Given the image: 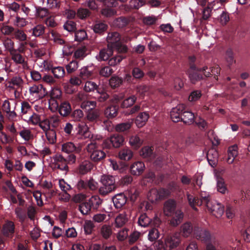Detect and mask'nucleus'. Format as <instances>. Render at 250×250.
<instances>
[{
  "mask_svg": "<svg viewBox=\"0 0 250 250\" xmlns=\"http://www.w3.org/2000/svg\"><path fill=\"white\" fill-rule=\"evenodd\" d=\"M207 158L209 164L212 167H214L218 161V153L217 151L213 148L210 149L207 153Z\"/></svg>",
  "mask_w": 250,
  "mask_h": 250,
  "instance_id": "obj_19",
  "label": "nucleus"
},
{
  "mask_svg": "<svg viewBox=\"0 0 250 250\" xmlns=\"http://www.w3.org/2000/svg\"><path fill=\"white\" fill-rule=\"evenodd\" d=\"M126 197L123 193L116 195L113 198V202L116 208H120L126 203Z\"/></svg>",
  "mask_w": 250,
  "mask_h": 250,
  "instance_id": "obj_20",
  "label": "nucleus"
},
{
  "mask_svg": "<svg viewBox=\"0 0 250 250\" xmlns=\"http://www.w3.org/2000/svg\"><path fill=\"white\" fill-rule=\"evenodd\" d=\"M151 220L146 214L140 215L138 219V223L142 227H146L151 224Z\"/></svg>",
  "mask_w": 250,
  "mask_h": 250,
  "instance_id": "obj_45",
  "label": "nucleus"
},
{
  "mask_svg": "<svg viewBox=\"0 0 250 250\" xmlns=\"http://www.w3.org/2000/svg\"><path fill=\"white\" fill-rule=\"evenodd\" d=\"M24 120L27 121L29 124H32L34 125H39L41 120L40 115L36 113L32 114L29 116L28 119H24Z\"/></svg>",
  "mask_w": 250,
  "mask_h": 250,
  "instance_id": "obj_57",
  "label": "nucleus"
},
{
  "mask_svg": "<svg viewBox=\"0 0 250 250\" xmlns=\"http://www.w3.org/2000/svg\"><path fill=\"white\" fill-rule=\"evenodd\" d=\"M49 38L50 40L53 41L57 44L62 45L64 43V41L62 38V36L54 30L50 31Z\"/></svg>",
  "mask_w": 250,
  "mask_h": 250,
  "instance_id": "obj_35",
  "label": "nucleus"
},
{
  "mask_svg": "<svg viewBox=\"0 0 250 250\" xmlns=\"http://www.w3.org/2000/svg\"><path fill=\"white\" fill-rule=\"evenodd\" d=\"M132 123L130 122L119 124L116 126L115 129L118 132H124L129 129Z\"/></svg>",
  "mask_w": 250,
  "mask_h": 250,
  "instance_id": "obj_60",
  "label": "nucleus"
},
{
  "mask_svg": "<svg viewBox=\"0 0 250 250\" xmlns=\"http://www.w3.org/2000/svg\"><path fill=\"white\" fill-rule=\"evenodd\" d=\"M16 103L14 101L11 102L8 100H5L2 104V110L6 113L10 112L11 110H14L16 107Z\"/></svg>",
  "mask_w": 250,
  "mask_h": 250,
  "instance_id": "obj_44",
  "label": "nucleus"
},
{
  "mask_svg": "<svg viewBox=\"0 0 250 250\" xmlns=\"http://www.w3.org/2000/svg\"><path fill=\"white\" fill-rule=\"evenodd\" d=\"M113 49L108 47L101 50L98 55L96 56L99 61H106L113 54Z\"/></svg>",
  "mask_w": 250,
  "mask_h": 250,
  "instance_id": "obj_23",
  "label": "nucleus"
},
{
  "mask_svg": "<svg viewBox=\"0 0 250 250\" xmlns=\"http://www.w3.org/2000/svg\"><path fill=\"white\" fill-rule=\"evenodd\" d=\"M206 206L208 210L217 218L221 217L224 213V207L215 200H211Z\"/></svg>",
  "mask_w": 250,
  "mask_h": 250,
  "instance_id": "obj_9",
  "label": "nucleus"
},
{
  "mask_svg": "<svg viewBox=\"0 0 250 250\" xmlns=\"http://www.w3.org/2000/svg\"><path fill=\"white\" fill-rule=\"evenodd\" d=\"M49 13L48 10L45 8L38 7L36 8V16L38 18L43 19L48 17Z\"/></svg>",
  "mask_w": 250,
  "mask_h": 250,
  "instance_id": "obj_49",
  "label": "nucleus"
},
{
  "mask_svg": "<svg viewBox=\"0 0 250 250\" xmlns=\"http://www.w3.org/2000/svg\"><path fill=\"white\" fill-rule=\"evenodd\" d=\"M145 4V1L143 0H130L128 5H125L126 10L132 9H138Z\"/></svg>",
  "mask_w": 250,
  "mask_h": 250,
  "instance_id": "obj_37",
  "label": "nucleus"
},
{
  "mask_svg": "<svg viewBox=\"0 0 250 250\" xmlns=\"http://www.w3.org/2000/svg\"><path fill=\"white\" fill-rule=\"evenodd\" d=\"M3 45L5 50L9 52V54L16 50L14 42L9 38H7L3 40Z\"/></svg>",
  "mask_w": 250,
  "mask_h": 250,
  "instance_id": "obj_42",
  "label": "nucleus"
},
{
  "mask_svg": "<svg viewBox=\"0 0 250 250\" xmlns=\"http://www.w3.org/2000/svg\"><path fill=\"white\" fill-rule=\"evenodd\" d=\"M129 20L125 17H120L114 21V24L119 28H122L127 25L129 23Z\"/></svg>",
  "mask_w": 250,
  "mask_h": 250,
  "instance_id": "obj_55",
  "label": "nucleus"
},
{
  "mask_svg": "<svg viewBox=\"0 0 250 250\" xmlns=\"http://www.w3.org/2000/svg\"><path fill=\"white\" fill-rule=\"evenodd\" d=\"M187 198L189 205L194 210H197L195 206L203 205L199 199L190 195L189 193H187Z\"/></svg>",
  "mask_w": 250,
  "mask_h": 250,
  "instance_id": "obj_39",
  "label": "nucleus"
},
{
  "mask_svg": "<svg viewBox=\"0 0 250 250\" xmlns=\"http://www.w3.org/2000/svg\"><path fill=\"white\" fill-rule=\"evenodd\" d=\"M60 114L63 116L68 115L71 111V107L70 104L66 101L62 102L58 108Z\"/></svg>",
  "mask_w": 250,
  "mask_h": 250,
  "instance_id": "obj_30",
  "label": "nucleus"
},
{
  "mask_svg": "<svg viewBox=\"0 0 250 250\" xmlns=\"http://www.w3.org/2000/svg\"><path fill=\"white\" fill-rule=\"evenodd\" d=\"M95 225L93 222L91 220H86L83 225V229L85 233L90 234L92 233Z\"/></svg>",
  "mask_w": 250,
  "mask_h": 250,
  "instance_id": "obj_52",
  "label": "nucleus"
},
{
  "mask_svg": "<svg viewBox=\"0 0 250 250\" xmlns=\"http://www.w3.org/2000/svg\"><path fill=\"white\" fill-rule=\"evenodd\" d=\"M91 207L93 209H97L102 204V200L97 195L92 196L88 201Z\"/></svg>",
  "mask_w": 250,
  "mask_h": 250,
  "instance_id": "obj_40",
  "label": "nucleus"
},
{
  "mask_svg": "<svg viewBox=\"0 0 250 250\" xmlns=\"http://www.w3.org/2000/svg\"><path fill=\"white\" fill-rule=\"evenodd\" d=\"M137 98L134 95H132L125 99L121 104V107L123 108L128 107L134 104L136 101Z\"/></svg>",
  "mask_w": 250,
  "mask_h": 250,
  "instance_id": "obj_53",
  "label": "nucleus"
},
{
  "mask_svg": "<svg viewBox=\"0 0 250 250\" xmlns=\"http://www.w3.org/2000/svg\"><path fill=\"white\" fill-rule=\"evenodd\" d=\"M215 177L217 182V190L222 194H225L228 190L224 179L217 172L215 173Z\"/></svg>",
  "mask_w": 250,
  "mask_h": 250,
  "instance_id": "obj_22",
  "label": "nucleus"
},
{
  "mask_svg": "<svg viewBox=\"0 0 250 250\" xmlns=\"http://www.w3.org/2000/svg\"><path fill=\"white\" fill-rule=\"evenodd\" d=\"M100 115L99 109L91 108L86 112V118L90 122H96L98 120Z\"/></svg>",
  "mask_w": 250,
  "mask_h": 250,
  "instance_id": "obj_28",
  "label": "nucleus"
},
{
  "mask_svg": "<svg viewBox=\"0 0 250 250\" xmlns=\"http://www.w3.org/2000/svg\"><path fill=\"white\" fill-rule=\"evenodd\" d=\"M194 229L192 224L189 222H186L181 226L180 233L185 237H187L193 232L194 233Z\"/></svg>",
  "mask_w": 250,
  "mask_h": 250,
  "instance_id": "obj_26",
  "label": "nucleus"
},
{
  "mask_svg": "<svg viewBox=\"0 0 250 250\" xmlns=\"http://www.w3.org/2000/svg\"><path fill=\"white\" fill-rule=\"evenodd\" d=\"M11 60L16 64H21L24 69L29 68L28 64L25 60L24 57L21 54V52H18V50H15L10 54Z\"/></svg>",
  "mask_w": 250,
  "mask_h": 250,
  "instance_id": "obj_13",
  "label": "nucleus"
},
{
  "mask_svg": "<svg viewBox=\"0 0 250 250\" xmlns=\"http://www.w3.org/2000/svg\"><path fill=\"white\" fill-rule=\"evenodd\" d=\"M32 31V35L39 37L44 33L45 27L42 24H38L31 29Z\"/></svg>",
  "mask_w": 250,
  "mask_h": 250,
  "instance_id": "obj_46",
  "label": "nucleus"
},
{
  "mask_svg": "<svg viewBox=\"0 0 250 250\" xmlns=\"http://www.w3.org/2000/svg\"><path fill=\"white\" fill-rule=\"evenodd\" d=\"M93 69L91 66H84L80 69V77L82 80H85L89 78L93 74Z\"/></svg>",
  "mask_w": 250,
  "mask_h": 250,
  "instance_id": "obj_31",
  "label": "nucleus"
},
{
  "mask_svg": "<svg viewBox=\"0 0 250 250\" xmlns=\"http://www.w3.org/2000/svg\"><path fill=\"white\" fill-rule=\"evenodd\" d=\"M28 90L30 98L36 100L43 98L47 94L45 88L41 84H34L30 85Z\"/></svg>",
  "mask_w": 250,
  "mask_h": 250,
  "instance_id": "obj_6",
  "label": "nucleus"
},
{
  "mask_svg": "<svg viewBox=\"0 0 250 250\" xmlns=\"http://www.w3.org/2000/svg\"><path fill=\"white\" fill-rule=\"evenodd\" d=\"M92 168V164L88 161L83 162L79 167V172L81 174H84L89 171Z\"/></svg>",
  "mask_w": 250,
  "mask_h": 250,
  "instance_id": "obj_38",
  "label": "nucleus"
},
{
  "mask_svg": "<svg viewBox=\"0 0 250 250\" xmlns=\"http://www.w3.org/2000/svg\"><path fill=\"white\" fill-rule=\"evenodd\" d=\"M185 109V105L183 104L177 105L171 109L170 117L173 122H178L182 121L183 112Z\"/></svg>",
  "mask_w": 250,
  "mask_h": 250,
  "instance_id": "obj_12",
  "label": "nucleus"
},
{
  "mask_svg": "<svg viewBox=\"0 0 250 250\" xmlns=\"http://www.w3.org/2000/svg\"><path fill=\"white\" fill-rule=\"evenodd\" d=\"M77 134L83 136L84 138H89L91 135L87 125L84 123L78 125Z\"/></svg>",
  "mask_w": 250,
  "mask_h": 250,
  "instance_id": "obj_29",
  "label": "nucleus"
},
{
  "mask_svg": "<svg viewBox=\"0 0 250 250\" xmlns=\"http://www.w3.org/2000/svg\"><path fill=\"white\" fill-rule=\"evenodd\" d=\"M129 144L132 146L136 148L142 145V141L137 136L135 135L130 137Z\"/></svg>",
  "mask_w": 250,
  "mask_h": 250,
  "instance_id": "obj_61",
  "label": "nucleus"
},
{
  "mask_svg": "<svg viewBox=\"0 0 250 250\" xmlns=\"http://www.w3.org/2000/svg\"><path fill=\"white\" fill-rule=\"evenodd\" d=\"M52 159L56 167L65 172L68 170L67 160L61 154H55Z\"/></svg>",
  "mask_w": 250,
  "mask_h": 250,
  "instance_id": "obj_10",
  "label": "nucleus"
},
{
  "mask_svg": "<svg viewBox=\"0 0 250 250\" xmlns=\"http://www.w3.org/2000/svg\"><path fill=\"white\" fill-rule=\"evenodd\" d=\"M237 155V146H233L229 147L228 150L227 162L229 164H232Z\"/></svg>",
  "mask_w": 250,
  "mask_h": 250,
  "instance_id": "obj_36",
  "label": "nucleus"
},
{
  "mask_svg": "<svg viewBox=\"0 0 250 250\" xmlns=\"http://www.w3.org/2000/svg\"><path fill=\"white\" fill-rule=\"evenodd\" d=\"M194 235L198 239L205 242H211L216 244L215 237L211 235L208 231L203 230L198 227H194Z\"/></svg>",
  "mask_w": 250,
  "mask_h": 250,
  "instance_id": "obj_5",
  "label": "nucleus"
},
{
  "mask_svg": "<svg viewBox=\"0 0 250 250\" xmlns=\"http://www.w3.org/2000/svg\"><path fill=\"white\" fill-rule=\"evenodd\" d=\"M92 208L91 207L88 201L85 202L79 206V210L80 212L83 215L88 214Z\"/></svg>",
  "mask_w": 250,
  "mask_h": 250,
  "instance_id": "obj_47",
  "label": "nucleus"
},
{
  "mask_svg": "<svg viewBox=\"0 0 250 250\" xmlns=\"http://www.w3.org/2000/svg\"><path fill=\"white\" fill-rule=\"evenodd\" d=\"M13 35L14 38L20 42H25L27 39V35L22 30L20 29L15 30Z\"/></svg>",
  "mask_w": 250,
  "mask_h": 250,
  "instance_id": "obj_41",
  "label": "nucleus"
},
{
  "mask_svg": "<svg viewBox=\"0 0 250 250\" xmlns=\"http://www.w3.org/2000/svg\"><path fill=\"white\" fill-rule=\"evenodd\" d=\"M170 216L172 217L170 220V224L173 227H176L182 222L184 213L181 210L177 209Z\"/></svg>",
  "mask_w": 250,
  "mask_h": 250,
  "instance_id": "obj_17",
  "label": "nucleus"
},
{
  "mask_svg": "<svg viewBox=\"0 0 250 250\" xmlns=\"http://www.w3.org/2000/svg\"><path fill=\"white\" fill-rule=\"evenodd\" d=\"M101 182L102 185L99 188V192L102 195H106L114 191L116 188L115 179L112 176L106 175L102 176Z\"/></svg>",
  "mask_w": 250,
  "mask_h": 250,
  "instance_id": "obj_3",
  "label": "nucleus"
},
{
  "mask_svg": "<svg viewBox=\"0 0 250 250\" xmlns=\"http://www.w3.org/2000/svg\"><path fill=\"white\" fill-rule=\"evenodd\" d=\"M112 233V228L110 225L104 224L101 226L100 229V234L104 239H108Z\"/></svg>",
  "mask_w": 250,
  "mask_h": 250,
  "instance_id": "obj_32",
  "label": "nucleus"
},
{
  "mask_svg": "<svg viewBox=\"0 0 250 250\" xmlns=\"http://www.w3.org/2000/svg\"><path fill=\"white\" fill-rule=\"evenodd\" d=\"M52 72L57 78H62L65 74L64 68L61 66L54 67L52 69Z\"/></svg>",
  "mask_w": 250,
  "mask_h": 250,
  "instance_id": "obj_51",
  "label": "nucleus"
},
{
  "mask_svg": "<svg viewBox=\"0 0 250 250\" xmlns=\"http://www.w3.org/2000/svg\"><path fill=\"white\" fill-rule=\"evenodd\" d=\"M85 149L88 157L94 162H99L106 156L105 153L99 148L95 142L88 144L86 146Z\"/></svg>",
  "mask_w": 250,
  "mask_h": 250,
  "instance_id": "obj_2",
  "label": "nucleus"
},
{
  "mask_svg": "<svg viewBox=\"0 0 250 250\" xmlns=\"http://www.w3.org/2000/svg\"><path fill=\"white\" fill-rule=\"evenodd\" d=\"M121 37L117 32L109 33L106 38L108 47L116 50L118 52H125L127 47L121 43Z\"/></svg>",
  "mask_w": 250,
  "mask_h": 250,
  "instance_id": "obj_1",
  "label": "nucleus"
},
{
  "mask_svg": "<svg viewBox=\"0 0 250 250\" xmlns=\"http://www.w3.org/2000/svg\"><path fill=\"white\" fill-rule=\"evenodd\" d=\"M46 138L50 144H54L56 141V133L54 130L50 129L45 132Z\"/></svg>",
  "mask_w": 250,
  "mask_h": 250,
  "instance_id": "obj_63",
  "label": "nucleus"
},
{
  "mask_svg": "<svg viewBox=\"0 0 250 250\" xmlns=\"http://www.w3.org/2000/svg\"><path fill=\"white\" fill-rule=\"evenodd\" d=\"M107 28V25L103 22L96 23L93 27L95 33H101L104 31Z\"/></svg>",
  "mask_w": 250,
  "mask_h": 250,
  "instance_id": "obj_64",
  "label": "nucleus"
},
{
  "mask_svg": "<svg viewBox=\"0 0 250 250\" xmlns=\"http://www.w3.org/2000/svg\"><path fill=\"white\" fill-rule=\"evenodd\" d=\"M118 156L121 160L129 161L133 156V152L130 149L125 148L119 151Z\"/></svg>",
  "mask_w": 250,
  "mask_h": 250,
  "instance_id": "obj_33",
  "label": "nucleus"
},
{
  "mask_svg": "<svg viewBox=\"0 0 250 250\" xmlns=\"http://www.w3.org/2000/svg\"><path fill=\"white\" fill-rule=\"evenodd\" d=\"M62 150L64 152L69 153L73 152H79L81 148L77 147L73 143L68 142L62 145Z\"/></svg>",
  "mask_w": 250,
  "mask_h": 250,
  "instance_id": "obj_25",
  "label": "nucleus"
},
{
  "mask_svg": "<svg viewBox=\"0 0 250 250\" xmlns=\"http://www.w3.org/2000/svg\"><path fill=\"white\" fill-rule=\"evenodd\" d=\"M105 2L107 7L102 10V14L107 17H110L116 15L117 12L113 7H116L118 5V2L115 0H107Z\"/></svg>",
  "mask_w": 250,
  "mask_h": 250,
  "instance_id": "obj_11",
  "label": "nucleus"
},
{
  "mask_svg": "<svg viewBox=\"0 0 250 250\" xmlns=\"http://www.w3.org/2000/svg\"><path fill=\"white\" fill-rule=\"evenodd\" d=\"M27 22L25 19L17 16L14 20L13 24L18 27H23L27 25Z\"/></svg>",
  "mask_w": 250,
  "mask_h": 250,
  "instance_id": "obj_56",
  "label": "nucleus"
},
{
  "mask_svg": "<svg viewBox=\"0 0 250 250\" xmlns=\"http://www.w3.org/2000/svg\"><path fill=\"white\" fill-rule=\"evenodd\" d=\"M229 19V14L226 11H223L218 18V21L222 25H226Z\"/></svg>",
  "mask_w": 250,
  "mask_h": 250,
  "instance_id": "obj_58",
  "label": "nucleus"
},
{
  "mask_svg": "<svg viewBox=\"0 0 250 250\" xmlns=\"http://www.w3.org/2000/svg\"><path fill=\"white\" fill-rule=\"evenodd\" d=\"M86 48L85 46H82L78 48L74 52V57L76 59H83L85 57Z\"/></svg>",
  "mask_w": 250,
  "mask_h": 250,
  "instance_id": "obj_59",
  "label": "nucleus"
},
{
  "mask_svg": "<svg viewBox=\"0 0 250 250\" xmlns=\"http://www.w3.org/2000/svg\"><path fill=\"white\" fill-rule=\"evenodd\" d=\"M170 192L168 189L153 188L149 191L147 198L151 202L154 203L170 195Z\"/></svg>",
  "mask_w": 250,
  "mask_h": 250,
  "instance_id": "obj_4",
  "label": "nucleus"
},
{
  "mask_svg": "<svg viewBox=\"0 0 250 250\" xmlns=\"http://www.w3.org/2000/svg\"><path fill=\"white\" fill-rule=\"evenodd\" d=\"M124 138L123 136L119 134H114L110 138L104 141L103 145L104 147L109 148L111 146L119 147L123 144Z\"/></svg>",
  "mask_w": 250,
  "mask_h": 250,
  "instance_id": "obj_8",
  "label": "nucleus"
},
{
  "mask_svg": "<svg viewBox=\"0 0 250 250\" xmlns=\"http://www.w3.org/2000/svg\"><path fill=\"white\" fill-rule=\"evenodd\" d=\"M113 70L110 66H105L101 68L99 71V74L102 77H108L113 73Z\"/></svg>",
  "mask_w": 250,
  "mask_h": 250,
  "instance_id": "obj_54",
  "label": "nucleus"
},
{
  "mask_svg": "<svg viewBox=\"0 0 250 250\" xmlns=\"http://www.w3.org/2000/svg\"><path fill=\"white\" fill-rule=\"evenodd\" d=\"M39 125L44 132L48 131L50 129V125L48 118L41 120Z\"/></svg>",
  "mask_w": 250,
  "mask_h": 250,
  "instance_id": "obj_62",
  "label": "nucleus"
},
{
  "mask_svg": "<svg viewBox=\"0 0 250 250\" xmlns=\"http://www.w3.org/2000/svg\"><path fill=\"white\" fill-rule=\"evenodd\" d=\"M117 107L113 105L107 107L104 111V115L108 119L114 118L117 115Z\"/></svg>",
  "mask_w": 250,
  "mask_h": 250,
  "instance_id": "obj_43",
  "label": "nucleus"
},
{
  "mask_svg": "<svg viewBox=\"0 0 250 250\" xmlns=\"http://www.w3.org/2000/svg\"><path fill=\"white\" fill-rule=\"evenodd\" d=\"M176 202L172 199H169L166 201L164 205L163 211L165 215L170 216L173 214L176 210Z\"/></svg>",
  "mask_w": 250,
  "mask_h": 250,
  "instance_id": "obj_14",
  "label": "nucleus"
},
{
  "mask_svg": "<svg viewBox=\"0 0 250 250\" xmlns=\"http://www.w3.org/2000/svg\"><path fill=\"white\" fill-rule=\"evenodd\" d=\"M110 163L109 166L115 171L119 173H123L126 168V166L123 163H117V162L113 159H109Z\"/></svg>",
  "mask_w": 250,
  "mask_h": 250,
  "instance_id": "obj_24",
  "label": "nucleus"
},
{
  "mask_svg": "<svg viewBox=\"0 0 250 250\" xmlns=\"http://www.w3.org/2000/svg\"><path fill=\"white\" fill-rule=\"evenodd\" d=\"M15 231L14 223L11 221H6L2 228L3 234L6 237H11Z\"/></svg>",
  "mask_w": 250,
  "mask_h": 250,
  "instance_id": "obj_18",
  "label": "nucleus"
},
{
  "mask_svg": "<svg viewBox=\"0 0 250 250\" xmlns=\"http://www.w3.org/2000/svg\"><path fill=\"white\" fill-rule=\"evenodd\" d=\"M149 117V114L146 112L140 113L137 116L135 123L138 127H141L146 124Z\"/></svg>",
  "mask_w": 250,
  "mask_h": 250,
  "instance_id": "obj_27",
  "label": "nucleus"
},
{
  "mask_svg": "<svg viewBox=\"0 0 250 250\" xmlns=\"http://www.w3.org/2000/svg\"><path fill=\"white\" fill-rule=\"evenodd\" d=\"M166 250H171L178 247L181 242L180 234L175 232L167 235L165 238Z\"/></svg>",
  "mask_w": 250,
  "mask_h": 250,
  "instance_id": "obj_7",
  "label": "nucleus"
},
{
  "mask_svg": "<svg viewBox=\"0 0 250 250\" xmlns=\"http://www.w3.org/2000/svg\"><path fill=\"white\" fill-rule=\"evenodd\" d=\"M129 216L126 212L119 213L115 218V226L116 227H122L128 221Z\"/></svg>",
  "mask_w": 250,
  "mask_h": 250,
  "instance_id": "obj_21",
  "label": "nucleus"
},
{
  "mask_svg": "<svg viewBox=\"0 0 250 250\" xmlns=\"http://www.w3.org/2000/svg\"><path fill=\"white\" fill-rule=\"evenodd\" d=\"M23 81L21 77L12 78L7 83V87L13 90L18 89L22 86Z\"/></svg>",
  "mask_w": 250,
  "mask_h": 250,
  "instance_id": "obj_16",
  "label": "nucleus"
},
{
  "mask_svg": "<svg viewBox=\"0 0 250 250\" xmlns=\"http://www.w3.org/2000/svg\"><path fill=\"white\" fill-rule=\"evenodd\" d=\"M123 82V80L116 76H112L109 80V85L112 88L119 86Z\"/></svg>",
  "mask_w": 250,
  "mask_h": 250,
  "instance_id": "obj_50",
  "label": "nucleus"
},
{
  "mask_svg": "<svg viewBox=\"0 0 250 250\" xmlns=\"http://www.w3.org/2000/svg\"><path fill=\"white\" fill-rule=\"evenodd\" d=\"M195 116L193 113L189 111H183L182 121L188 125L192 124L194 121Z\"/></svg>",
  "mask_w": 250,
  "mask_h": 250,
  "instance_id": "obj_34",
  "label": "nucleus"
},
{
  "mask_svg": "<svg viewBox=\"0 0 250 250\" xmlns=\"http://www.w3.org/2000/svg\"><path fill=\"white\" fill-rule=\"evenodd\" d=\"M145 164L140 161H137L133 163L130 166L131 173L134 175L139 176L141 175L145 170Z\"/></svg>",
  "mask_w": 250,
  "mask_h": 250,
  "instance_id": "obj_15",
  "label": "nucleus"
},
{
  "mask_svg": "<svg viewBox=\"0 0 250 250\" xmlns=\"http://www.w3.org/2000/svg\"><path fill=\"white\" fill-rule=\"evenodd\" d=\"M0 30L2 34L10 35L12 33H14L15 29L13 27L3 23L1 25Z\"/></svg>",
  "mask_w": 250,
  "mask_h": 250,
  "instance_id": "obj_48",
  "label": "nucleus"
}]
</instances>
